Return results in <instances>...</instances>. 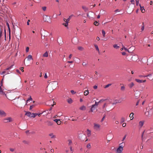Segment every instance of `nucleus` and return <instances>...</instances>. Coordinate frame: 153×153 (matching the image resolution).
Returning <instances> with one entry per match:
<instances>
[{
  "mask_svg": "<svg viewBox=\"0 0 153 153\" xmlns=\"http://www.w3.org/2000/svg\"><path fill=\"white\" fill-rule=\"evenodd\" d=\"M124 144L123 143L120 144V146L117 150V153H121L123 150Z\"/></svg>",
  "mask_w": 153,
  "mask_h": 153,
  "instance_id": "1",
  "label": "nucleus"
},
{
  "mask_svg": "<svg viewBox=\"0 0 153 153\" xmlns=\"http://www.w3.org/2000/svg\"><path fill=\"white\" fill-rule=\"evenodd\" d=\"M13 121V119L11 117H8L3 119V121L4 123L11 122Z\"/></svg>",
  "mask_w": 153,
  "mask_h": 153,
  "instance_id": "2",
  "label": "nucleus"
},
{
  "mask_svg": "<svg viewBox=\"0 0 153 153\" xmlns=\"http://www.w3.org/2000/svg\"><path fill=\"white\" fill-rule=\"evenodd\" d=\"M7 114L3 110L0 109V117H4L7 116Z\"/></svg>",
  "mask_w": 153,
  "mask_h": 153,
  "instance_id": "3",
  "label": "nucleus"
},
{
  "mask_svg": "<svg viewBox=\"0 0 153 153\" xmlns=\"http://www.w3.org/2000/svg\"><path fill=\"white\" fill-rule=\"evenodd\" d=\"M100 125L96 123H94V128L97 131H99L100 130Z\"/></svg>",
  "mask_w": 153,
  "mask_h": 153,
  "instance_id": "4",
  "label": "nucleus"
},
{
  "mask_svg": "<svg viewBox=\"0 0 153 153\" xmlns=\"http://www.w3.org/2000/svg\"><path fill=\"white\" fill-rule=\"evenodd\" d=\"M153 113V111L152 110H150V111H146L145 113V115L148 117L151 116Z\"/></svg>",
  "mask_w": 153,
  "mask_h": 153,
  "instance_id": "5",
  "label": "nucleus"
},
{
  "mask_svg": "<svg viewBox=\"0 0 153 153\" xmlns=\"http://www.w3.org/2000/svg\"><path fill=\"white\" fill-rule=\"evenodd\" d=\"M149 131L150 133L153 132V126L149 127L147 130V132Z\"/></svg>",
  "mask_w": 153,
  "mask_h": 153,
  "instance_id": "6",
  "label": "nucleus"
},
{
  "mask_svg": "<svg viewBox=\"0 0 153 153\" xmlns=\"http://www.w3.org/2000/svg\"><path fill=\"white\" fill-rule=\"evenodd\" d=\"M52 87H53L54 88L57 86L58 83L56 81H54L51 83Z\"/></svg>",
  "mask_w": 153,
  "mask_h": 153,
  "instance_id": "7",
  "label": "nucleus"
},
{
  "mask_svg": "<svg viewBox=\"0 0 153 153\" xmlns=\"http://www.w3.org/2000/svg\"><path fill=\"white\" fill-rule=\"evenodd\" d=\"M0 94L1 95H5L6 97V94H5V92L1 88V86L0 85Z\"/></svg>",
  "mask_w": 153,
  "mask_h": 153,
  "instance_id": "8",
  "label": "nucleus"
},
{
  "mask_svg": "<svg viewBox=\"0 0 153 153\" xmlns=\"http://www.w3.org/2000/svg\"><path fill=\"white\" fill-rule=\"evenodd\" d=\"M144 121H140L139 122V126L140 128H141L143 126Z\"/></svg>",
  "mask_w": 153,
  "mask_h": 153,
  "instance_id": "9",
  "label": "nucleus"
},
{
  "mask_svg": "<svg viewBox=\"0 0 153 153\" xmlns=\"http://www.w3.org/2000/svg\"><path fill=\"white\" fill-rule=\"evenodd\" d=\"M97 107L94 106V105H92L91 106V108L90 109V110L89 111L91 112H93L94 111L95 109Z\"/></svg>",
  "mask_w": 153,
  "mask_h": 153,
  "instance_id": "10",
  "label": "nucleus"
},
{
  "mask_svg": "<svg viewBox=\"0 0 153 153\" xmlns=\"http://www.w3.org/2000/svg\"><path fill=\"white\" fill-rule=\"evenodd\" d=\"M46 111L48 112L47 114L49 113H50V112H49V111H48V110H46V111H44V112H42V113H40L39 114L35 113V115H36V116L37 115H38L39 117H40V116L41 114H42L44 112H45Z\"/></svg>",
  "mask_w": 153,
  "mask_h": 153,
  "instance_id": "11",
  "label": "nucleus"
},
{
  "mask_svg": "<svg viewBox=\"0 0 153 153\" xmlns=\"http://www.w3.org/2000/svg\"><path fill=\"white\" fill-rule=\"evenodd\" d=\"M54 121L56 122L57 123L58 125L60 124L61 122L59 119H55L54 120Z\"/></svg>",
  "mask_w": 153,
  "mask_h": 153,
  "instance_id": "12",
  "label": "nucleus"
},
{
  "mask_svg": "<svg viewBox=\"0 0 153 153\" xmlns=\"http://www.w3.org/2000/svg\"><path fill=\"white\" fill-rule=\"evenodd\" d=\"M139 6H140V10L141 11V12L143 13H144L145 12V10L144 9V7H142L141 6V5L140 4H139Z\"/></svg>",
  "mask_w": 153,
  "mask_h": 153,
  "instance_id": "13",
  "label": "nucleus"
},
{
  "mask_svg": "<svg viewBox=\"0 0 153 153\" xmlns=\"http://www.w3.org/2000/svg\"><path fill=\"white\" fill-rule=\"evenodd\" d=\"M134 115L133 113H131L129 115V117L130 118L131 120H132L134 118V117H133Z\"/></svg>",
  "mask_w": 153,
  "mask_h": 153,
  "instance_id": "14",
  "label": "nucleus"
},
{
  "mask_svg": "<svg viewBox=\"0 0 153 153\" xmlns=\"http://www.w3.org/2000/svg\"><path fill=\"white\" fill-rule=\"evenodd\" d=\"M134 84L133 82H131L128 85V86L130 88H131L134 85Z\"/></svg>",
  "mask_w": 153,
  "mask_h": 153,
  "instance_id": "15",
  "label": "nucleus"
},
{
  "mask_svg": "<svg viewBox=\"0 0 153 153\" xmlns=\"http://www.w3.org/2000/svg\"><path fill=\"white\" fill-rule=\"evenodd\" d=\"M27 60L28 61L30 60L31 59H33L32 56L31 55H29L27 57Z\"/></svg>",
  "mask_w": 153,
  "mask_h": 153,
  "instance_id": "16",
  "label": "nucleus"
},
{
  "mask_svg": "<svg viewBox=\"0 0 153 153\" xmlns=\"http://www.w3.org/2000/svg\"><path fill=\"white\" fill-rule=\"evenodd\" d=\"M25 115L27 116L28 117H30V115H31V113L30 112H27L26 113Z\"/></svg>",
  "mask_w": 153,
  "mask_h": 153,
  "instance_id": "17",
  "label": "nucleus"
},
{
  "mask_svg": "<svg viewBox=\"0 0 153 153\" xmlns=\"http://www.w3.org/2000/svg\"><path fill=\"white\" fill-rule=\"evenodd\" d=\"M68 146H71V145L72 144V142L71 140H68Z\"/></svg>",
  "mask_w": 153,
  "mask_h": 153,
  "instance_id": "18",
  "label": "nucleus"
},
{
  "mask_svg": "<svg viewBox=\"0 0 153 153\" xmlns=\"http://www.w3.org/2000/svg\"><path fill=\"white\" fill-rule=\"evenodd\" d=\"M89 94V91L88 90H85L84 93V95L85 96H87V95Z\"/></svg>",
  "mask_w": 153,
  "mask_h": 153,
  "instance_id": "19",
  "label": "nucleus"
},
{
  "mask_svg": "<svg viewBox=\"0 0 153 153\" xmlns=\"http://www.w3.org/2000/svg\"><path fill=\"white\" fill-rule=\"evenodd\" d=\"M79 109L81 110H84L85 109L86 107L84 105H82L80 108Z\"/></svg>",
  "mask_w": 153,
  "mask_h": 153,
  "instance_id": "20",
  "label": "nucleus"
},
{
  "mask_svg": "<svg viewBox=\"0 0 153 153\" xmlns=\"http://www.w3.org/2000/svg\"><path fill=\"white\" fill-rule=\"evenodd\" d=\"M49 135L52 138H53L55 137V136L53 135V133H51L49 134Z\"/></svg>",
  "mask_w": 153,
  "mask_h": 153,
  "instance_id": "21",
  "label": "nucleus"
},
{
  "mask_svg": "<svg viewBox=\"0 0 153 153\" xmlns=\"http://www.w3.org/2000/svg\"><path fill=\"white\" fill-rule=\"evenodd\" d=\"M43 56L47 57L48 56V53L47 51H46L43 55Z\"/></svg>",
  "mask_w": 153,
  "mask_h": 153,
  "instance_id": "22",
  "label": "nucleus"
},
{
  "mask_svg": "<svg viewBox=\"0 0 153 153\" xmlns=\"http://www.w3.org/2000/svg\"><path fill=\"white\" fill-rule=\"evenodd\" d=\"M82 8L85 11H87L88 10V8L84 6H83L82 7Z\"/></svg>",
  "mask_w": 153,
  "mask_h": 153,
  "instance_id": "23",
  "label": "nucleus"
},
{
  "mask_svg": "<svg viewBox=\"0 0 153 153\" xmlns=\"http://www.w3.org/2000/svg\"><path fill=\"white\" fill-rule=\"evenodd\" d=\"M135 80L137 82L141 83L142 82V80H140L138 79H135Z\"/></svg>",
  "mask_w": 153,
  "mask_h": 153,
  "instance_id": "24",
  "label": "nucleus"
},
{
  "mask_svg": "<svg viewBox=\"0 0 153 153\" xmlns=\"http://www.w3.org/2000/svg\"><path fill=\"white\" fill-rule=\"evenodd\" d=\"M47 123L48 125L49 126H52L53 125L52 123L50 121H47Z\"/></svg>",
  "mask_w": 153,
  "mask_h": 153,
  "instance_id": "25",
  "label": "nucleus"
},
{
  "mask_svg": "<svg viewBox=\"0 0 153 153\" xmlns=\"http://www.w3.org/2000/svg\"><path fill=\"white\" fill-rule=\"evenodd\" d=\"M113 47L116 49H118L120 48V47L118 46L117 45L115 44L113 45Z\"/></svg>",
  "mask_w": 153,
  "mask_h": 153,
  "instance_id": "26",
  "label": "nucleus"
},
{
  "mask_svg": "<svg viewBox=\"0 0 153 153\" xmlns=\"http://www.w3.org/2000/svg\"><path fill=\"white\" fill-rule=\"evenodd\" d=\"M100 101H101V100H100V101H99V102H98L96 101L95 102V104L93 105H94V106L97 107V106L98 105Z\"/></svg>",
  "mask_w": 153,
  "mask_h": 153,
  "instance_id": "27",
  "label": "nucleus"
},
{
  "mask_svg": "<svg viewBox=\"0 0 153 153\" xmlns=\"http://www.w3.org/2000/svg\"><path fill=\"white\" fill-rule=\"evenodd\" d=\"M6 69H5L4 71H3L2 73H1V75H2V74H9V72H7L6 71Z\"/></svg>",
  "mask_w": 153,
  "mask_h": 153,
  "instance_id": "28",
  "label": "nucleus"
},
{
  "mask_svg": "<svg viewBox=\"0 0 153 153\" xmlns=\"http://www.w3.org/2000/svg\"><path fill=\"white\" fill-rule=\"evenodd\" d=\"M36 117V115H35V113H31V115H30V117L34 118Z\"/></svg>",
  "mask_w": 153,
  "mask_h": 153,
  "instance_id": "29",
  "label": "nucleus"
},
{
  "mask_svg": "<svg viewBox=\"0 0 153 153\" xmlns=\"http://www.w3.org/2000/svg\"><path fill=\"white\" fill-rule=\"evenodd\" d=\"M68 102L69 103H71L72 102V100L71 98L68 99Z\"/></svg>",
  "mask_w": 153,
  "mask_h": 153,
  "instance_id": "30",
  "label": "nucleus"
},
{
  "mask_svg": "<svg viewBox=\"0 0 153 153\" xmlns=\"http://www.w3.org/2000/svg\"><path fill=\"white\" fill-rule=\"evenodd\" d=\"M125 119L124 117H122L121 119L120 123H123L125 121Z\"/></svg>",
  "mask_w": 153,
  "mask_h": 153,
  "instance_id": "31",
  "label": "nucleus"
},
{
  "mask_svg": "<svg viewBox=\"0 0 153 153\" xmlns=\"http://www.w3.org/2000/svg\"><path fill=\"white\" fill-rule=\"evenodd\" d=\"M94 46H95L96 50L97 51H98L99 52V50L98 46L96 45H95Z\"/></svg>",
  "mask_w": 153,
  "mask_h": 153,
  "instance_id": "32",
  "label": "nucleus"
},
{
  "mask_svg": "<svg viewBox=\"0 0 153 153\" xmlns=\"http://www.w3.org/2000/svg\"><path fill=\"white\" fill-rule=\"evenodd\" d=\"M74 16V15L73 14H72L69 17V18L67 19V21L69 22V20H70L71 17Z\"/></svg>",
  "mask_w": 153,
  "mask_h": 153,
  "instance_id": "33",
  "label": "nucleus"
},
{
  "mask_svg": "<svg viewBox=\"0 0 153 153\" xmlns=\"http://www.w3.org/2000/svg\"><path fill=\"white\" fill-rule=\"evenodd\" d=\"M102 33L103 35V37H104L105 36V31L104 30H102Z\"/></svg>",
  "mask_w": 153,
  "mask_h": 153,
  "instance_id": "34",
  "label": "nucleus"
},
{
  "mask_svg": "<svg viewBox=\"0 0 153 153\" xmlns=\"http://www.w3.org/2000/svg\"><path fill=\"white\" fill-rule=\"evenodd\" d=\"M68 22H69L67 21V22L65 24H63L65 27H67L68 25Z\"/></svg>",
  "mask_w": 153,
  "mask_h": 153,
  "instance_id": "35",
  "label": "nucleus"
},
{
  "mask_svg": "<svg viewBox=\"0 0 153 153\" xmlns=\"http://www.w3.org/2000/svg\"><path fill=\"white\" fill-rule=\"evenodd\" d=\"M13 65H11L10 67H9L7 68H6V70H9L11 69V68H13Z\"/></svg>",
  "mask_w": 153,
  "mask_h": 153,
  "instance_id": "36",
  "label": "nucleus"
},
{
  "mask_svg": "<svg viewBox=\"0 0 153 153\" xmlns=\"http://www.w3.org/2000/svg\"><path fill=\"white\" fill-rule=\"evenodd\" d=\"M125 88L124 85L122 86L121 88V90L122 91H124L125 90Z\"/></svg>",
  "mask_w": 153,
  "mask_h": 153,
  "instance_id": "37",
  "label": "nucleus"
},
{
  "mask_svg": "<svg viewBox=\"0 0 153 153\" xmlns=\"http://www.w3.org/2000/svg\"><path fill=\"white\" fill-rule=\"evenodd\" d=\"M79 77L82 79H83L85 78V77L83 75H80Z\"/></svg>",
  "mask_w": 153,
  "mask_h": 153,
  "instance_id": "38",
  "label": "nucleus"
},
{
  "mask_svg": "<svg viewBox=\"0 0 153 153\" xmlns=\"http://www.w3.org/2000/svg\"><path fill=\"white\" fill-rule=\"evenodd\" d=\"M23 142L25 144H28L29 143V142L28 141L24 140L23 141Z\"/></svg>",
  "mask_w": 153,
  "mask_h": 153,
  "instance_id": "39",
  "label": "nucleus"
},
{
  "mask_svg": "<svg viewBox=\"0 0 153 153\" xmlns=\"http://www.w3.org/2000/svg\"><path fill=\"white\" fill-rule=\"evenodd\" d=\"M69 148L70 149V151L71 152V153H72L73 152V150L72 149V146H69Z\"/></svg>",
  "mask_w": 153,
  "mask_h": 153,
  "instance_id": "40",
  "label": "nucleus"
},
{
  "mask_svg": "<svg viewBox=\"0 0 153 153\" xmlns=\"http://www.w3.org/2000/svg\"><path fill=\"white\" fill-rule=\"evenodd\" d=\"M54 99H52L51 100H50V101L52 102H53V103H54V104H53V105H52V106H53L54 105H55L56 103L55 102H54V100H53Z\"/></svg>",
  "mask_w": 153,
  "mask_h": 153,
  "instance_id": "41",
  "label": "nucleus"
},
{
  "mask_svg": "<svg viewBox=\"0 0 153 153\" xmlns=\"http://www.w3.org/2000/svg\"><path fill=\"white\" fill-rule=\"evenodd\" d=\"M88 134V135H90L91 134V131L89 129H87Z\"/></svg>",
  "mask_w": 153,
  "mask_h": 153,
  "instance_id": "42",
  "label": "nucleus"
},
{
  "mask_svg": "<svg viewBox=\"0 0 153 153\" xmlns=\"http://www.w3.org/2000/svg\"><path fill=\"white\" fill-rule=\"evenodd\" d=\"M87 63L86 62H83L82 63V65L83 66H86L87 65Z\"/></svg>",
  "mask_w": 153,
  "mask_h": 153,
  "instance_id": "43",
  "label": "nucleus"
},
{
  "mask_svg": "<svg viewBox=\"0 0 153 153\" xmlns=\"http://www.w3.org/2000/svg\"><path fill=\"white\" fill-rule=\"evenodd\" d=\"M94 25L96 26H97L99 25V23H98L97 21H95L94 23Z\"/></svg>",
  "mask_w": 153,
  "mask_h": 153,
  "instance_id": "44",
  "label": "nucleus"
},
{
  "mask_svg": "<svg viewBox=\"0 0 153 153\" xmlns=\"http://www.w3.org/2000/svg\"><path fill=\"white\" fill-rule=\"evenodd\" d=\"M87 147L89 149H90L91 148V146L90 143H88L87 145Z\"/></svg>",
  "mask_w": 153,
  "mask_h": 153,
  "instance_id": "45",
  "label": "nucleus"
},
{
  "mask_svg": "<svg viewBox=\"0 0 153 153\" xmlns=\"http://www.w3.org/2000/svg\"><path fill=\"white\" fill-rule=\"evenodd\" d=\"M42 10L45 11L46 10V7L45 6L43 7L42 8Z\"/></svg>",
  "mask_w": 153,
  "mask_h": 153,
  "instance_id": "46",
  "label": "nucleus"
},
{
  "mask_svg": "<svg viewBox=\"0 0 153 153\" xmlns=\"http://www.w3.org/2000/svg\"><path fill=\"white\" fill-rule=\"evenodd\" d=\"M32 98H31V96H30V97L28 98V99L26 100V102H27L28 101L30 100H32Z\"/></svg>",
  "mask_w": 153,
  "mask_h": 153,
  "instance_id": "47",
  "label": "nucleus"
},
{
  "mask_svg": "<svg viewBox=\"0 0 153 153\" xmlns=\"http://www.w3.org/2000/svg\"><path fill=\"white\" fill-rule=\"evenodd\" d=\"M143 25L142 26L141 29L142 31L144 29V25L143 23Z\"/></svg>",
  "mask_w": 153,
  "mask_h": 153,
  "instance_id": "48",
  "label": "nucleus"
},
{
  "mask_svg": "<svg viewBox=\"0 0 153 153\" xmlns=\"http://www.w3.org/2000/svg\"><path fill=\"white\" fill-rule=\"evenodd\" d=\"M140 0H135L136 1V4L137 5H138L139 4V1Z\"/></svg>",
  "mask_w": 153,
  "mask_h": 153,
  "instance_id": "49",
  "label": "nucleus"
},
{
  "mask_svg": "<svg viewBox=\"0 0 153 153\" xmlns=\"http://www.w3.org/2000/svg\"><path fill=\"white\" fill-rule=\"evenodd\" d=\"M138 77L140 78L145 77L146 75L143 76V75H139L138 76Z\"/></svg>",
  "mask_w": 153,
  "mask_h": 153,
  "instance_id": "50",
  "label": "nucleus"
},
{
  "mask_svg": "<svg viewBox=\"0 0 153 153\" xmlns=\"http://www.w3.org/2000/svg\"><path fill=\"white\" fill-rule=\"evenodd\" d=\"M8 30H9V35L10 37V29L9 27H8Z\"/></svg>",
  "mask_w": 153,
  "mask_h": 153,
  "instance_id": "51",
  "label": "nucleus"
},
{
  "mask_svg": "<svg viewBox=\"0 0 153 153\" xmlns=\"http://www.w3.org/2000/svg\"><path fill=\"white\" fill-rule=\"evenodd\" d=\"M71 93H72V94H74L76 93V92H75L74 90H71Z\"/></svg>",
  "mask_w": 153,
  "mask_h": 153,
  "instance_id": "52",
  "label": "nucleus"
},
{
  "mask_svg": "<svg viewBox=\"0 0 153 153\" xmlns=\"http://www.w3.org/2000/svg\"><path fill=\"white\" fill-rule=\"evenodd\" d=\"M105 115H104L103 117H102V119L101 120V122H102L104 120L105 118Z\"/></svg>",
  "mask_w": 153,
  "mask_h": 153,
  "instance_id": "53",
  "label": "nucleus"
},
{
  "mask_svg": "<svg viewBox=\"0 0 153 153\" xmlns=\"http://www.w3.org/2000/svg\"><path fill=\"white\" fill-rule=\"evenodd\" d=\"M34 107V105H32L30 106V109L31 110L32 109V108H33Z\"/></svg>",
  "mask_w": 153,
  "mask_h": 153,
  "instance_id": "54",
  "label": "nucleus"
},
{
  "mask_svg": "<svg viewBox=\"0 0 153 153\" xmlns=\"http://www.w3.org/2000/svg\"><path fill=\"white\" fill-rule=\"evenodd\" d=\"M111 85V84H108L107 85H106V86H105V88H108V87L109 86H110Z\"/></svg>",
  "mask_w": 153,
  "mask_h": 153,
  "instance_id": "55",
  "label": "nucleus"
},
{
  "mask_svg": "<svg viewBox=\"0 0 153 153\" xmlns=\"http://www.w3.org/2000/svg\"><path fill=\"white\" fill-rule=\"evenodd\" d=\"M131 4H134V0H131Z\"/></svg>",
  "mask_w": 153,
  "mask_h": 153,
  "instance_id": "56",
  "label": "nucleus"
},
{
  "mask_svg": "<svg viewBox=\"0 0 153 153\" xmlns=\"http://www.w3.org/2000/svg\"><path fill=\"white\" fill-rule=\"evenodd\" d=\"M121 101L119 102V101H117L116 102L113 103H112L113 105L115 104H116L118 103H120L121 102Z\"/></svg>",
  "mask_w": 153,
  "mask_h": 153,
  "instance_id": "57",
  "label": "nucleus"
},
{
  "mask_svg": "<svg viewBox=\"0 0 153 153\" xmlns=\"http://www.w3.org/2000/svg\"><path fill=\"white\" fill-rule=\"evenodd\" d=\"M87 16L89 18H91L92 17L90 16L89 15V13H87Z\"/></svg>",
  "mask_w": 153,
  "mask_h": 153,
  "instance_id": "58",
  "label": "nucleus"
},
{
  "mask_svg": "<svg viewBox=\"0 0 153 153\" xmlns=\"http://www.w3.org/2000/svg\"><path fill=\"white\" fill-rule=\"evenodd\" d=\"M78 49L79 50H82L83 49V48L82 47H78Z\"/></svg>",
  "mask_w": 153,
  "mask_h": 153,
  "instance_id": "59",
  "label": "nucleus"
},
{
  "mask_svg": "<svg viewBox=\"0 0 153 153\" xmlns=\"http://www.w3.org/2000/svg\"><path fill=\"white\" fill-rule=\"evenodd\" d=\"M29 50V48L28 47H27L26 48V52H28Z\"/></svg>",
  "mask_w": 153,
  "mask_h": 153,
  "instance_id": "60",
  "label": "nucleus"
},
{
  "mask_svg": "<svg viewBox=\"0 0 153 153\" xmlns=\"http://www.w3.org/2000/svg\"><path fill=\"white\" fill-rule=\"evenodd\" d=\"M126 126V124L125 123H124L122 124V126L123 127H125Z\"/></svg>",
  "mask_w": 153,
  "mask_h": 153,
  "instance_id": "61",
  "label": "nucleus"
},
{
  "mask_svg": "<svg viewBox=\"0 0 153 153\" xmlns=\"http://www.w3.org/2000/svg\"><path fill=\"white\" fill-rule=\"evenodd\" d=\"M123 49L126 51L129 52L127 48H125V47H123Z\"/></svg>",
  "mask_w": 153,
  "mask_h": 153,
  "instance_id": "62",
  "label": "nucleus"
},
{
  "mask_svg": "<svg viewBox=\"0 0 153 153\" xmlns=\"http://www.w3.org/2000/svg\"><path fill=\"white\" fill-rule=\"evenodd\" d=\"M93 88L94 89H96L97 88V85H94V86L93 87Z\"/></svg>",
  "mask_w": 153,
  "mask_h": 153,
  "instance_id": "63",
  "label": "nucleus"
},
{
  "mask_svg": "<svg viewBox=\"0 0 153 153\" xmlns=\"http://www.w3.org/2000/svg\"><path fill=\"white\" fill-rule=\"evenodd\" d=\"M26 133L27 134H28L30 133L29 131L28 130L27 131H26Z\"/></svg>",
  "mask_w": 153,
  "mask_h": 153,
  "instance_id": "64",
  "label": "nucleus"
}]
</instances>
